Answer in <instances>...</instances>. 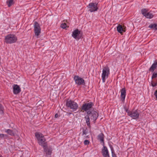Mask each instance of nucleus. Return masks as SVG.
Listing matches in <instances>:
<instances>
[{
  "label": "nucleus",
  "instance_id": "39448f33",
  "mask_svg": "<svg viewBox=\"0 0 157 157\" xmlns=\"http://www.w3.org/2000/svg\"><path fill=\"white\" fill-rule=\"evenodd\" d=\"M140 113V111L138 109L132 110L131 111H127L128 115L134 119H138Z\"/></svg>",
  "mask_w": 157,
  "mask_h": 157
},
{
  "label": "nucleus",
  "instance_id": "ddd939ff",
  "mask_svg": "<svg viewBox=\"0 0 157 157\" xmlns=\"http://www.w3.org/2000/svg\"><path fill=\"white\" fill-rule=\"evenodd\" d=\"M98 3L92 2L89 3L88 6L89 9V11L91 12L97 11L98 9Z\"/></svg>",
  "mask_w": 157,
  "mask_h": 157
},
{
  "label": "nucleus",
  "instance_id": "2eb2a0df",
  "mask_svg": "<svg viewBox=\"0 0 157 157\" xmlns=\"http://www.w3.org/2000/svg\"><path fill=\"white\" fill-rule=\"evenodd\" d=\"M121 100L122 102H124L125 100L126 93L125 88H122L121 90Z\"/></svg>",
  "mask_w": 157,
  "mask_h": 157
},
{
  "label": "nucleus",
  "instance_id": "4be33fe9",
  "mask_svg": "<svg viewBox=\"0 0 157 157\" xmlns=\"http://www.w3.org/2000/svg\"><path fill=\"white\" fill-rule=\"evenodd\" d=\"M148 27L150 28H152L155 30H157V24H151Z\"/></svg>",
  "mask_w": 157,
  "mask_h": 157
},
{
  "label": "nucleus",
  "instance_id": "aec40b11",
  "mask_svg": "<svg viewBox=\"0 0 157 157\" xmlns=\"http://www.w3.org/2000/svg\"><path fill=\"white\" fill-rule=\"evenodd\" d=\"M5 132L10 136H13L14 135V133L13 132V131L11 129H6Z\"/></svg>",
  "mask_w": 157,
  "mask_h": 157
},
{
  "label": "nucleus",
  "instance_id": "f257e3e1",
  "mask_svg": "<svg viewBox=\"0 0 157 157\" xmlns=\"http://www.w3.org/2000/svg\"><path fill=\"white\" fill-rule=\"evenodd\" d=\"M87 115L84 117L86 123L89 128H90V118L93 120L94 122L98 116V114L97 112L94 110H89L87 112Z\"/></svg>",
  "mask_w": 157,
  "mask_h": 157
},
{
  "label": "nucleus",
  "instance_id": "dca6fc26",
  "mask_svg": "<svg viewBox=\"0 0 157 157\" xmlns=\"http://www.w3.org/2000/svg\"><path fill=\"white\" fill-rule=\"evenodd\" d=\"M44 151L46 153L47 155H51L52 153V148L50 147L47 146L45 145L43 147Z\"/></svg>",
  "mask_w": 157,
  "mask_h": 157
},
{
  "label": "nucleus",
  "instance_id": "cd10ccee",
  "mask_svg": "<svg viewBox=\"0 0 157 157\" xmlns=\"http://www.w3.org/2000/svg\"><path fill=\"white\" fill-rule=\"evenodd\" d=\"M4 136H6V135L3 134H0V138H3Z\"/></svg>",
  "mask_w": 157,
  "mask_h": 157
},
{
  "label": "nucleus",
  "instance_id": "473e14b6",
  "mask_svg": "<svg viewBox=\"0 0 157 157\" xmlns=\"http://www.w3.org/2000/svg\"><path fill=\"white\" fill-rule=\"evenodd\" d=\"M0 157H3L0 154Z\"/></svg>",
  "mask_w": 157,
  "mask_h": 157
},
{
  "label": "nucleus",
  "instance_id": "5701e85b",
  "mask_svg": "<svg viewBox=\"0 0 157 157\" xmlns=\"http://www.w3.org/2000/svg\"><path fill=\"white\" fill-rule=\"evenodd\" d=\"M111 150V151L112 157H117L116 155L114 152L113 148L112 146L110 147Z\"/></svg>",
  "mask_w": 157,
  "mask_h": 157
},
{
  "label": "nucleus",
  "instance_id": "9d476101",
  "mask_svg": "<svg viewBox=\"0 0 157 157\" xmlns=\"http://www.w3.org/2000/svg\"><path fill=\"white\" fill-rule=\"evenodd\" d=\"M74 79L75 82V84H77V85H84L85 84L84 80L78 75L75 76L74 77Z\"/></svg>",
  "mask_w": 157,
  "mask_h": 157
},
{
  "label": "nucleus",
  "instance_id": "1a4fd4ad",
  "mask_svg": "<svg viewBox=\"0 0 157 157\" xmlns=\"http://www.w3.org/2000/svg\"><path fill=\"white\" fill-rule=\"evenodd\" d=\"M94 105V103L91 102H89L88 103H85L83 104L82 106L81 109L82 110L87 112L89 110H90V109L92 108Z\"/></svg>",
  "mask_w": 157,
  "mask_h": 157
},
{
  "label": "nucleus",
  "instance_id": "f3484780",
  "mask_svg": "<svg viewBox=\"0 0 157 157\" xmlns=\"http://www.w3.org/2000/svg\"><path fill=\"white\" fill-rule=\"evenodd\" d=\"M21 91L20 87L17 85H14L13 87V93L16 94L19 93Z\"/></svg>",
  "mask_w": 157,
  "mask_h": 157
},
{
  "label": "nucleus",
  "instance_id": "c756f323",
  "mask_svg": "<svg viewBox=\"0 0 157 157\" xmlns=\"http://www.w3.org/2000/svg\"><path fill=\"white\" fill-rule=\"evenodd\" d=\"M55 117L56 118L58 117H59L58 114V113L56 114L55 115Z\"/></svg>",
  "mask_w": 157,
  "mask_h": 157
},
{
  "label": "nucleus",
  "instance_id": "c85d7f7f",
  "mask_svg": "<svg viewBox=\"0 0 157 157\" xmlns=\"http://www.w3.org/2000/svg\"><path fill=\"white\" fill-rule=\"evenodd\" d=\"M154 95H155L156 99H157V90L155 91L154 93Z\"/></svg>",
  "mask_w": 157,
  "mask_h": 157
},
{
  "label": "nucleus",
  "instance_id": "412c9836",
  "mask_svg": "<svg viewBox=\"0 0 157 157\" xmlns=\"http://www.w3.org/2000/svg\"><path fill=\"white\" fill-rule=\"evenodd\" d=\"M6 3L8 6L10 7L14 4L13 0H8L6 1Z\"/></svg>",
  "mask_w": 157,
  "mask_h": 157
},
{
  "label": "nucleus",
  "instance_id": "f03ea898",
  "mask_svg": "<svg viewBox=\"0 0 157 157\" xmlns=\"http://www.w3.org/2000/svg\"><path fill=\"white\" fill-rule=\"evenodd\" d=\"M35 136L38 140V142L39 144L43 147L45 145H47L46 142V139L43 135L39 132H36Z\"/></svg>",
  "mask_w": 157,
  "mask_h": 157
},
{
  "label": "nucleus",
  "instance_id": "4468645a",
  "mask_svg": "<svg viewBox=\"0 0 157 157\" xmlns=\"http://www.w3.org/2000/svg\"><path fill=\"white\" fill-rule=\"evenodd\" d=\"M101 152L103 157H110L109 151L106 146L103 145Z\"/></svg>",
  "mask_w": 157,
  "mask_h": 157
},
{
  "label": "nucleus",
  "instance_id": "f8f14e48",
  "mask_svg": "<svg viewBox=\"0 0 157 157\" xmlns=\"http://www.w3.org/2000/svg\"><path fill=\"white\" fill-rule=\"evenodd\" d=\"M34 32L36 36H38L40 33L41 28L39 23L36 21H35L34 23Z\"/></svg>",
  "mask_w": 157,
  "mask_h": 157
},
{
  "label": "nucleus",
  "instance_id": "7ed1b4c3",
  "mask_svg": "<svg viewBox=\"0 0 157 157\" xmlns=\"http://www.w3.org/2000/svg\"><path fill=\"white\" fill-rule=\"evenodd\" d=\"M66 106L70 109H72L73 111H76L78 108V105L74 101L68 100L66 102Z\"/></svg>",
  "mask_w": 157,
  "mask_h": 157
},
{
  "label": "nucleus",
  "instance_id": "a878e982",
  "mask_svg": "<svg viewBox=\"0 0 157 157\" xmlns=\"http://www.w3.org/2000/svg\"><path fill=\"white\" fill-rule=\"evenodd\" d=\"M151 84L152 86L155 87L157 85V82H155L153 81H151Z\"/></svg>",
  "mask_w": 157,
  "mask_h": 157
},
{
  "label": "nucleus",
  "instance_id": "b1692460",
  "mask_svg": "<svg viewBox=\"0 0 157 157\" xmlns=\"http://www.w3.org/2000/svg\"><path fill=\"white\" fill-rule=\"evenodd\" d=\"M87 133H88V130L87 128H83L82 135H86Z\"/></svg>",
  "mask_w": 157,
  "mask_h": 157
},
{
  "label": "nucleus",
  "instance_id": "6ab92c4d",
  "mask_svg": "<svg viewBox=\"0 0 157 157\" xmlns=\"http://www.w3.org/2000/svg\"><path fill=\"white\" fill-rule=\"evenodd\" d=\"M117 30L121 34H122L123 32H125L126 31V30L124 27L120 25H118L117 26Z\"/></svg>",
  "mask_w": 157,
  "mask_h": 157
},
{
  "label": "nucleus",
  "instance_id": "2f4dec72",
  "mask_svg": "<svg viewBox=\"0 0 157 157\" xmlns=\"http://www.w3.org/2000/svg\"><path fill=\"white\" fill-rule=\"evenodd\" d=\"M128 111V109L126 110V112L127 113V111Z\"/></svg>",
  "mask_w": 157,
  "mask_h": 157
},
{
  "label": "nucleus",
  "instance_id": "7c9ffc66",
  "mask_svg": "<svg viewBox=\"0 0 157 157\" xmlns=\"http://www.w3.org/2000/svg\"><path fill=\"white\" fill-rule=\"evenodd\" d=\"M2 108V105L1 104H0V110Z\"/></svg>",
  "mask_w": 157,
  "mask_h": 157
},
{
  "label": "nucleus",
  "instance_id": "0eeeda50",
  "mask_svg": "<svg viewBox=\"0 0 157 157\" xmlns=\"http://www.w3.org/2000/svg\"><path fill=\"white\" fill-rule=\"evenodd\" d=\"M82 36V32L78 29L75 30L72 33L71 36L74 39L79 40Z\"/></svg>",
  "mask_w": 157,
  "mask_h": 157
},
{
  "label": "nucleus",
  "instance_id": "a211bd4d",
  "mask_svg": "<svg viewBox=\"0 0 157 157\" xmlns=\"http://www.w3.org/2000/svg\"><path fill=\"white\" fill-rule=\"evenodd\" d=\"M104 136L103 133L99 134L98 136V140H100L103 145H104Z\"/></svg>",
  "mask_w": 157,
  "mask_h": 157
},
{
  "label": "nucleus",
  "instance_id": "6e6552de",
  "mask_svg": "<svg viewBox=\"0 0 157 157\" xmlns=\"http://www.w3.org/2000/svg\"><path fill=\"white\" fill-rule=\"evenodd\" d=\"M157 67V59L154 62L151 67L149 69V71L152 72H153L152 77L151 78L153 79L156 78L157 77V71H154L155 69Z\"/></svg>",
  "mask_w": 157,
  "mask_h": 157
},
{
  "label": "nucleus",
  "instance_id": "bb28decb",
  "mask_svg": "<svg viewBox=\"0 0 157 157\" xmlns=\"http://www.w3.org/2000/svg\"><path fill=\"white\" fill-rule=\"evenodd\" d=\"M84 143L85 145H88L89 143V141L88 140H86L84 141Z\"/></svg>",
  "mask_w": 157,
  "mask_h": 157
},
{
  "label": "nucleus",
  "instance_id": "9b49d317",
  "mask_svg": "<svg viewBox=\"0 0 157 157\" xmlns=\"http://www.w3.org/2000/svg\"><path fill=\"white\" fill-rule=\"evenodd\" d=\"M148 10L146 9H142L141 10V13L146 17L151 19L153 17V15L151 11L148 12Z\"/></svg>",
  "mask_w": 157,
  "mask_h": 157
},
{
  "label": "nucleus",
  "instance_id": "423d86ee",
  "mask_svg": "<svg viewBox=\"0 0 157 157\" xmlns=\"http://www.w3.org/2000/svg\"><path fill=\"white\" fill-rule=\"evenodd\" d=\"M109 69L108 67H105L103 68L102 73L101 75L102 80L103 82H105V81L106 78H108V76L109 74Z\"/></svg>",
  "mask_w": 157,
  "mask_h": 157
},
{
  "label": "nucleus",
  "instance_id": "393cba45",
  "mask_svg": "<svg viewBox=\"0 0 157 157\" xmlns=\"http://www.w3.org/2000/svg\"><path fill=\"white\" fill-rule=\"evenodd\" d=\"M60 27L63 29H65L66 28L67 25L65 23H63L61 24Z\"/></svg>",
  "mask_w": 157,
  "mask_h": 157
},
{
  "label": "nucleus",
  "instance_id": "20e7f679",
  "mask_svg": "<svg viewBox=\"0 0 157 157\" xmlns=\"http://www.w3.org/2000/svg\"><path fill=\"white\" fill-rule=\"evenodd\" d=\"M17 40L15 35L13 34H10L5 36L4 42L6 44H11L16 42Z\"/></svg>",
  "mask_w": 157,
  "mask_h": 157
}]
</instances>
